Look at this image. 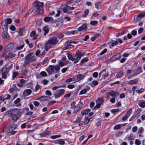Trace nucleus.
Returning <instances> with one entry per match:
<instances>
[{
  "label": "nucleus",
  "mask_w": 145,
  "mask_h": 145,
  "mask_svg": "<svg viewBox=\"0 0 145 145\" xmlns=\"http://www.w3.org/2000/svg\"><path fill=\"white\" fill-rule=\"evenodd\" d=\"M107 51V49L106 48L105 49L102 51L99 54H98L97 56H99V55H101L105 53Z\"/></svg>",
  "instance_id": "obj_47"
},
{
  "label": "nucleus",
  "mask_w": 145,
  "mask_h": 145,
  "mask_svg": "<svg viewBox=\"0 0 145 145\" xmlns=\"http://www.w3.org/2000/svg\"><path fill=\"white\" fill-rule=\"evenodd\" d=\"M20 100L21 99L20 98H18L14 101V103L15 104L18 103L20 102Z\"/></svg>",
  "instance_id": "obj_61"
},
{
  "label": "nucleus",
  "mask_w": 145,
  "mask_h": 145,
  "mask_svg": "<svg viewBox=\"0 0 145 145\" xmlns=\"http://www.w3.org/2000/svg\"><path fill=\"white\" fill-rule=\"evenodd\" d=\"M98 23V22L96 21H92L90 22V24L92 25H95Z\"/></svg>",
  "instance_id": "obj_48"
},
{
  "label": "nucleus",
  "mask_w": 145,
  "mask_h": 145,
  "mask_svg": "<svg viewBox=\"0 0 145 145\" xmlns=\"http://www.w3.org/2000/svg\"><path fill=\"white\" fill-rule=\"evenodd\" d=\"M6 23L7 24H10L12 22V20L11 18H8L7 20H5Z\"/></svg>",
  "instance_id": "obj_45"
},
{
  "label": "nucleus",
  "mask_w": 145,
  "mask_h": 145,
  "mask_svg": "<svg viewBox=\"0 0 145 145\" xmlns=\"http://www.w3.org/2000/svg\"><path fill=\"white\" fill-rule=\"evenodd\" d=\"M75 87V86L73 84H70L67 86V88L69 89H72Z\"/></svg>",
  "instance_id": "obj_62"
},
{
  "label": "nucleus",
  "mask_w": 145,
  "mask_h": 145,
  "mask_svg": "<svg viewBox=\"0 0 145 145\" xmlns=\"http://www.w3.org/2000/svg\"><path fill=\"white\" fill-rule=\"evenodd\" d=\"M90 109H86L85 110H84L81 112V114L83 115H86V114H88V112H90Z\"/></svg>",
  "instance_id": "obj_29"
},
{
  "label": "nucleus",
  "mask_w": 145,
  "mask_h": 145,
  "mask_svg": "<svg viewBox=\"0 0 145 145\" xmlns=\"http://www.w3.org/2000/svg\"><path fill=\"white\" fill-rule=\"evenodd\" d=\"M32 92L31 90L29 89H27L25 90L23 93V95L24 96L26 97L30 95Z\"/></svg>",
  "instance_id": "obj_16"
},
{
  "label": "nucleus",
  "mask_w": 145,
  "mask_h": 145,
  "mask_svg": "<svg viewBox=\"0 0 145 145\" xmlns=\"http://www.w3.org/2000/svg\"><path fill=\"white\" fill-rule=\"evenodd\" d=\"M144 89L143 88H141L139 90H137L136 92H137L138 93L140 94L144 91Z\"/></svg>",
  "instance_id": "obj_50"
},
{
  "label": "nucleus",
  "mask_w": 145,
  "mask_h": 145,
  "mask_svg": "<svg viewBox=\"0 0 145 145\" xmlns=\"http://www.w3.org/2000/svg\"><path fill=\"white\" fill-rule=\"evenodd\" d=\"M21 117V115H20L19 117H18V116L16 114H13L11 116V117L12 119L14 121H17L19 118L20 117Z\"/></svg>",
  "instance_id": "obj_20"
},
{
  "label": "nucleus",
  "mask_w": 145,
  "mask_h": 145,
  "mask_svg": "<svg viewBox=\"0 0 145 145\" xmlns=\"http://www.w3.org/2000/svg\"><path fill=\"white\" fill-rule=\"evenodd\" d=\"M18 75V73L16 72H14L13 73L12 78L14 79L15 78L17 75Z\"/></svg>",
  "instance_id": "obj_59"
},
{
  "label": "nucleus",
  "mask_w": 145,
  "mask_h": 145,
  "mask_svg": "<svg viewBox=\"0 0 145 145\" xmlns=\"http://www.w3.org/2000/svg\"><path fill=\"white\" fill-rule=\"evenodd\" d=\"M143 130V128L142 127L139 128L138 131V133L139 134H141L142 133Z\"/></svg>",
  "instance_id": "obj_55"
},
{
  "label": "nucleus",
  "mask_w": 145,
  "mask_h": 145,
  "mask_svg": "<svg viewBox=\"0 0 145 145\" xmlns=\"http://www.w3.org/2000/svg\"><path fill=\"white\" fill-rule=\"evenodd\" d=\"M17 126H18L16 124L11 123L8 127L9 129L7 131V132L10 133L11 131L16 128Z\"/></svg>",
  "instance_id": "obj_11"
},
{
  "label": "nucleus",
  "mask_w": 145,
  "mask_h": 145,
  "mask_svg": "<svg viewBox=\"0 0 145 145\" xmlns=\"http://www.w3.org/2000/svg\"><path fill=\"white\" fill-rule=\"evenodd\" d=\"M101 105L100 104L97 103V105L95 106L94 108V109L96 110L97 108H99L100 107Z\"/></svg>",
  "instance_id": "obj_52"
},
{
  "label": "nucleus",
  "mask_w": 145,
  "mask_h": 145,
  "mask_svg": "<svg viewBox=\"0 0 145 145\" xmlns=\"http://www.w3.org/2000/svg\"><path fill=\"white\" fill-rule=\"evenodd\" d=\"M64 36V35L62 34H60L58 35L57 36L58 39H61L63 38Z\"/></svg>",
  "instance_id": "obj_60"
},
{
  "label": "nucleus",
  "mask_w": 145,
  "mask_h": 145,
  "mask_svg": "<svg viewBox=\"0 0 145 145\" xmlns=\"http://www.w3.org/2000/svg\"><path fill=\"white\" fill-rule=\"evenodd\" d=\"M15 109L18 110V109H16V108L10 109L9 110H8L6 112L8 114H10L11 116V115L12 114V112Z\"/></svg>",
  "instance_id": "obj_40"
},
{
  "label": "nucleus",
  "mask_w": 145,
  "mask_h": 145,
  "mask_svg": "<svg viewBox=\"0 0 145 145\" xmlns=\"http://www.w3.org/2000/svg\"><path fill=\"white\" fill-rule=\"evenodd\" d=\"M80 53L79 52V50H78L76 52V53L74 56V57L73 58V60L74 63H76L81 58L80 56Z\"/></svg>",
  "instance_id": "obj_7"
},
{
  "label": "nucleus",
  "mask_w": 145,
  "mask_h": 145,
  "mask_svg": "<svg viewBox=\"0 0 145 145\" xmlns=\"http://www.w3.org/2000/svg\"><path fill=\"white\" fill-rule=\"evenodd\" d=\"M15 54H13L11 52H9L7 55V56L6 57V59H7V58H12L14 57L15 56Z\"/></svg>",
  "instance_id": "obj_30"
},
{
  "label": "nucleus",
  "mask_w": 145,
  "mask_h": 145,
  "mask_svg": "<svg viewBox=\"0 0 145 145\" xmlns=\"http://www.w3.org/2000/svg\"><path fill=\"white\" fill-rule=\"evenodd\" d=\"M90 120L86 117L85 118V121L84 123V124L86 125L87 124L89 121Z\"/></svg>",
  "instance_id": "obj_49"
},
{
  "label": "nucleus",
  "mask_w": 145,
  "mask_h": 145,
  "mask_svg": "<svg viewBox=\"0 0 145 145\" xmlns=\"http://www.w3.org/2000/svg\"><path fill=\"white\" fill-rule=\"evenodd\" d=\"M104 102V100L103 98H98L96 101V103L100 104L101 105L103 104Z\"/></svg>",
  "instance_id": "obj_31"
},
{
  "label": "nucleus",
  "mask_w": 145,
  "mask_h": 145,
  "mask_svg": "<svg viewBox=\"0 0 145 145\" xmlns=\"http://www.w3.org/2000/svg\"><path fill=\"white\" fill-rule=\"evenodd\" d=\"M48 60V57L45 58L41 62V64L42 65L46 64Z\"/></svg>",
  "instance_id": "obj_36"
},
{
  "label": "nucleus",
  "mask_w": 145,
  "mask_h": 145,
  "mask_svg": "<svg viewBox=\"0 0 145 145\" xmlns=\"http://www.w3.org/2000/svg\"><path fill=\"white\" fill-rule=\"evenodd\" d=\"M65 90L64 89H61L57 90L56 93H54V95L55 97L56 98L60 97L61 95L64 93Z\"/></svg>",
  "instance_id": "obj_8"
},
{
  "label": "nucleus",
  "mask_w": 145,
  "mask_h": 145,
  "mask_svg": "<svg viewBox=\"0 0 145 145\" xmlns=\"http://www.w3.org/2000/svg\"><path fill=\"white\" fill-rule=\"evenodd\" d=\"M135 143L137 145H139L141 144L140 142L138 139L136 140Z\"/></svg>",
  "instance_id": "obj_64"
},
{
  "label": "nucleus",
  "mask_w": 145,
  "mask_h": 145,
  "mask_svg": "<svg viewBox=\"0 0 145 145\" xmlns=\"http://www.w3.org/2000/svg\"><path fill=\"white\" fill-rule=\"evenodd\" d=\"M108 94L110 96H111L112 97H115L116 96V93L114 91H109L108 92Z\"/></svg>",
  "instance_id": "obj_35"
},
{
  "label": "nucleus",
  "mask_w": 145,
  "mask_h": 145,
  "mask_svg": "<svg viewBox=\"0 0 145 145\" xmlns=\"http://www.w3.org/2000/svg\"><path fill=\"white\" fill-rule=\"evenodd\" d=\"M33 54V53L31 52L25 56V60L23 65L24 67H25L28 64L35 61L36 59L35 58L34 56H32Z\"/></svg>",
  "instance_id": "obj_2"
},
{
  "label": "nucleus",
  "mask_w": 145,
  "mask_h": 145,
  "mask_svg": "<svg viewBox=\"0 0 145 145\" xmlns=\"http://www.w3.org/2000/svg\"><path fill=\"white\" fill-rule=\"evenodd\" d=\"M123 133V131H120L117 132L116 134V137L120 136Z\"/></svg>",
  "instance_id": "obj_51"
},
{
  "label": "nucleus",
  "mask_w": 145,
  "mask_h": 145,
  "mask_svg": "<svg viewBox=\"0 0 145 145\" xmlns=\"http://www.w3.org/2000/svg\"><path fill=\"white\" fill-rule=\"evenodd\" d=\"M120 57V54L119 53H118L112 56V57L110 59V60L114 61L116 60H118Z\"/></svg>",
  "instance_id": "obj_12"
},
{
  "label": "nucleus",
  "mask_w": 145,
  "mask_h": 145,
  "mask_svg": "<svg viewBox=\"0 0 145 145\" xmlns=\"http://www.w3.org/2000/svg\"><path fill=\"white\" fill-rule=\"evenodd\" d=\"M63 87V86H55L53 87L52 88V89L53 90H56V89L60 88L61 87Z\"/></svg>",
  "instance_id": "obj_44"
},
{
  "label": "nucleus",
  "mask_w": 145,
  "mask_h": 145,
  "mask_svg": "<svg viewBox=\"0 0 145 145\" xmlns=\"http://www.w3.org/2000/svg\"><path fill=\"white\" fill-rule=\"evenodd\" d=\"M82 108L81 107V105H78L77 106H76L75 109L74 110V113H76L79 111Z\"/></svg>",
  "instance_id": "obj_25"
},
{
  "label": "nucleus",
  "mask_w": 145,
  "mask_h": 145,
  "mask_svg": "<svg viewBox=\"0 0 145 145\" xmlns=\"http://www.w3.org/2000/svg\"><path fill=\"white\" fill-rule=\"evenodd\" d=\"M68 61H66L64 62H63L61 60H60L59 63V64L58 66L59 67H62L66 65H67L68 63Z\"/></svg>",
  "instance_id": "obj_21"
},
{
  "label": "nucleus",
  "mask_w": 145,
  "mask_h": 145,
  "mask_svg": "<svg viewBox=\"0 0 145 145\" xmlns=\"http://www.w3.org/2000/svg\"><path fill=\"white\" fill-rule=\"evenodd\" d=\"M87 29V27L86 24H84L82 25L79 27L78 29V31H82L83 30H86Z\"/></svg>",
  "instance_id": "obj_19"
},
{
  "label": "nucleus",
  "mask_w": 145,
  "mask_h": 145,
  "mask_svg": "<svg viewBox=\"0 0 145 145\" xmlns=\"http://www.w3.org/2000/svg\"><path fill=\"white\" fill-rule=\"evenodd\" d=\"M67 57L70 60H71L72 61L73 59V57L72 56V55L70 54H68L67 55Z\"/></svg>",
  "instance_id": "obj_56"
},
{
  "label": "nucleus",
  "mask_w": 145,
  "mask_h": 145,
  "mask_svg": "<svg viewBox=\"0 0 145 145\" xmlns=\"http://www.w3.org/2000/svg\"><path fill=\"white\" fill-rule=\"evenodd\" d=\"M132 113V109H129L125 115L124 116L122 117V120L123 121H125L126 120L130 115Z\"/></svg>",
  "instance_id": "obj_10"
},
{
  "label": "nucleus",
  "mask_w": 145,
  "mask_h": 145,
  "mask_svg": "<svg viewBox=\"0 0 145 145\" xmlns=\"http://www.w3.org/2000/svg\"><path fill=\"white\" fill-rule=\"evenodd\" d=\"M40 74L43 76H46L47 75V73L44 71L41 72Z\"/></svg>",
  "instance_id": "obj_58"
},
{
  "label": "nucleus",
  "mask_w": 145,
  "mask_h": 145,
  "mask_svg": "<svg viewBox=\"0 0 145 145\" xmlns=\"http://www.w3.org/2000/svg\"><path fill=\"white\" fill-rule=\"evenodd\" d=\"M27 30L25 28L20 29L18 31L19 34L20 35L23 36L26 35V33Z\"/></svg>",
  "instance_id": "obj_14"
},
{
  "label": "nucleus",
  "mask_w": 145,
  "mask_h": 145,
  "mask_svg": "<svg viewBox=\"0 0 145 145\" xmlns=\"http://www.w3.org/2000/svg\"><path fill=\"white\" fill-rule=\"evenodd\" d=\"M44 20L46 22H49L52 24L54 23V22L53 18L51 17H46L44 18Z\"/></svg>",
  "instance_id": "obj_13"
},
{
  "label": "nucleus",
  "mask_w": 145,
  "mask_h": 145,
  "mask_svg": "<svg viewBox=\"0 0 145 145\" xmlns=\"http://www.w3.org/2000/svg\"><path fill=\"white\" fill-rule=\"evenodd\" d=\"M124 75L123 72L122 71L119 72L116 75V77L118 78H121Z\"/></svg>",
  "instance_id": "obj_28"
},
{
  "label": "nucleus",
  "mask_w": 145,
  "mask_h": 145,
  "mask_svg": "<svg viewBox=\"0 0 145 145\" xmlns=\"http://www.w3.org/2000/svg\"><path fill=\"white\" fill-rule=\"evenodd\" d=\"M33 6L36 9V11L38 13H43L44 10L43 9V3L38 1L35 2L33 4Z\"/></svg>",
  "instance_id": "obj_4"
},
{
  "label": "nucleus",
  "mask_w": 145,
  "mask_h": 145,
  "mask_svg": "<svg viewBox=\"0 0 145 145\" xmlns=\"http://www.w3.org/2000/svg\"><path fill=\"white\" fill-rule=\"evenodd\" d=\"M30 36L31 37H33V39H35L37 37V35H36L35 31H32L30 34Z\"/></svg>",
  "instance_id": "obj_26"
},
{
  "label": "nucleus",
  "mask_w": 145,
  "mask_h": 145,
  "mask_svg": "<svg viewBox=\"0 0 145 145\" xmlns=\"http://www.w3.org/2000/svg\"><path fill=\"white\" fill-rule=\"evenodd\" d=\"M55 144H59L60 145H63L65 143V142L62 140V139H59L54 141Z\"/></svg>",
  "instance_id": "obj_23"
},
{
  "label": "nucleus",
  "mask_w": 145,
  "mask_h": 145,
  "mask_svg": "<svg viewBox=\"0 0 145 145\" xmlns=\"http://www.w3.org/2000/svg\"><path fill=\"white\" fill-rule=\"evenodd\" d=\"M138 80L137 79L130 80L129 82V83L130 84H133L137 83Z\"/></svg>",
  "instance_id": "obj_33"
},
{
  "label": "nucleus",
  "mask_w": 145,
  "mask_h": 145,
  "mask_svg": "<svg viewBox=\"0 0 145 145\" xmlns=\"http://www.w3.org/2000/svg\"><path fill=\"white\" fill-rule=\"evenodd\" d=\"M43 31L44 32V36L46 35L48 33L49 29L47 25H46L43 28Z\"/></svg>",
  "instance_id": "obj_18"
},
{
  "label": "nucleus",
  "mask_w": 145,
  "mask_h": 145,
  "mask_svg": "<svg viewBox=\"0 0 145 145\" xmlns=\"http://www.w3.org/2000/svg\"><path fill=\"white\" fill-rule=\"evenodd\" d=\"M137 34V31L135 30H133L131 32V34L133 36H135Z\"/></svg>",
  "instance_id": "obj_57"
},
{
  "label": "nucleus",
  "mask_w": 145,
  "mask_h": 145,
  "mask_svg": "<svg viewBox=\"0 0 145 145\" xmlns=\"http://www.w3.org/2000/svg\"><path fill=\"white\" fill-rule=\"evenodd\" d=\"M59 40L56 37H53L49 39L45 43L46 47L48 48H51L53 46L55 45Z\"/></svg>",
  "instance_id": "obj_3"
},
{
  "label": "nucleus",
  "mask_w": 145,
  "mask_h": 145,
  "mask_svg": "<svg viewBox=\"0 0 145 145\" xmlns=\"http://www.w3.org/2000/svg\"><path fill=\"white\" fill-rule=\"evenodd\" d=\"M118 44V41H117L116 40V41H113L112 42V44H111V46H114L116 45H117Z\"/></svg>",
  "instance_id": "obj_54"
},
{
  "label": "nucleus",
  "mask_w": 145,
  "mask_h": 145,
  "mask_svg": "<svg viewBox=\"0 0 145 145\" xmlns=\"http://www.w3.org/2000/svg\"><path fill=\"white\" fill-rule=\"evenodd\" d=\"M100 2L98 1L95 4V7L97 10H98L99 9V7L100 5Z\"/></svg>",
  "instance_id": "obj_46"
},
{
  "label": "nucleus",
  "mask_w": 145,
  "mask_h": 145,
  "mask_svg": "<svg viewBox=\"0 0 145 145\" xmlns=\"http://www.w3.org/2000/svg\"><path fill=\"white\" fill-rule=\"evenodd\" d=\"M138 105L141 107L144 108L145 107V102L142 101L140 102L138 104Z\"/></svg>",
  "instance_id": "obj_37"
},
{
  "label": "nucleus",
  "mask_w": 145,
  "mask_h": 145,
  "mask_svg": "<svg viewBox=\"0 0 145 145\" xmlns=\"http://www.w3.org/2000/svg\"><path fill=\"white\" fill-rule=\"evenodd\" d=\"M60 69V67L58 65H49L47 69H46V71L48 72L50 74V71L49 72L48 71V70H50L52 72L54 73H57L59 72Z\"/></svg>",
  "instance_id": "obj_5"
},
{
  "label": "nucleus",
  "mask_w": 145,
  "mask_h": 145,
  "mask_svg": "<svg viewBox=\"0 0 145 145\" xmlns=\"http://www.w3.org/2000/svg\"><path fill=\"white\" fill-rule=\"evenodd\" d=\"M145 16V14H139L137 15V21H139L140 20L141 18H143V17Z\"/></svg>",
  "instance_id": "obj_34"
},
{
  "label": "nucleus",
  "mask_w": 145,
  "mask_h": 145,
  "mask_svg": "<svg viewBox=\"0 0 145 145\" xmlns=\"http://www.w3.org/2000/svg\"><path fill=\"white\" fill-rule=\"evenodd\" d=\"M71 40H69L67 41L65 43V46L63 48V50H66L67 49L71 48V47H73L72 45L71 44Z\"/></svg>",
  "instance_id": "obj_9"
},
{
  "label": "nucleus",
  "mask_w": 145,
  "mask_h": 145,
  "mask_svg": "<svg viewBox=\"0 0 145 145\" xmlns=\"http://www.w3.org/2000/svg\"><path fill=\"white\" fill-rule=\"evenodd\" d=\"M12 65L9 66L6 65L0 70V74H2V77L4 79H6L9 75V72L12 68Z\"/></svg>",
  "instance_id": "obj_1"
},
{
  "label": "nucleus",
  "mask_w": 145,
  "mask_h": 145,
  "mask_svg": "<svg viewBox=\"0 0 145 145\" xmlns=\"http://www.w3.org/2000/svg\"><path fill=\"white\" fill-rule=\"evenodd\" d=\"M142 72V71L141 69V67H139L137 68L136 72H137V74H138Z\"/></svg>",
  "instance_id": "obj_42"
},
{
  "label": "nucleus",
  "mask_w": 145,
  "mask_h": 145,
  "mask_svg": "<svg viewBox=\"0 0 145 145\" xmlns=\"http://www.w3.org/2000/svg\"><path fill=\"white\" fill-rule=\"evenodd\" d=\"M1 25L2 26H3L6 28V30H7L8 26V24L6 23L5 20H3L1 22Z\"/></svg>",
  "instance_id": "obj_27"
},
{
  "label": "nucleus",
  "mask_w": 145,
  "mask_h": 145,
  "mask_svg": "<svg viewBox=\"0 0 145 145\" xmlns=\"http://www.w3.org/2000/svg\"><path fill=\"white\" fill-rule=\"evenodd\" d=\"M61 137V136L60 135H54V136H52L51 138L53 139H55L56 138L60 137Z\"/></svg>",
  "instance_id": "obj_53"
},
{
  "label": "nucleus",
  "mask_w": 145,
  "mask_h": 145,
  "mask_svg": "<svg viewBox=\"0 0 145 145\" xmlns=\"http://www.w3.org/2000/svg\"><path fill=\"white\" fill-rule=\"evenodd\" d=\"M121 127H122L121 124H118L115 126L114 127V130H117L120 129Z\"/></svg>",
  "instance_id": "obj_43"
},
{
  "label": "nucleus",
  "mask_w": 145,
  "mask_h": 145,
  "mask_svg": "<svg viewBox=\"0 0 145 145\" xmlns=\"http://www.w3.org/2000/svg\"><path fill=\"white\" fill-rule=\"evenodd\" d=\"M76 102L75 101H73L71 103V108L73 109H74L76 107Z\"/></svg>",
  "instance_id": "obj_39"
},
{
  "label": "nucleus",
  "mask_w": 145,
  "mask_h": 145,
  "mask_svg": "<svg viewBox=\"0 0 145 145\" xmlns=\"http://www.w3.org/2000/svg\"><path fill=\"white\" fill-rule=\"evenodd\" d=\"M127 138L128 140H134V137L133 136V134L131 133L129 135H128Z\"/></svg>",
  "instance_id": "obj_38"
},
{
  "label": "nucleus",
  "mask_w": 145,
  "mask_h": 145,
  "mask_svg": "<svg viewBox=\"0 0 145 145\" xmlns=\"http://www.w3.org/2000/svg\"><path fill=\"white\" fill-rule=\"evenodd\" d=\"M50 97L48 96H42L41 97L37 99V100H39L41 101H46L49 100Z\"/></svg>",
  "instance_id": "obj_15"
},
{
  "label": "nucleus",
  "mask_w": 145,
  "mask_h": 145,
  "mask_svg": "<svg viewBox=\"0 0 145 145\" xmlns=\"http://www.w3.org/2000/svg\"><path fill=\"white\" fill-rule=\"evenodd\" d=\"M89 12V10L88 9H86L84 11V14L82 15V17H86V16L88 14Z\"/></svg>",
  "instance_id": "obj_41"
},
{
  "label": "nucleus",
  "mask_w": 145,
  "mask_h": 145,
  "mask_svg": "<svg viewBox=\"0 0 145 145\" xmlns=\"http://www.w3.org/2000/svg\"><path fill=\"white\" fill-rule=\"evenodd\" d=\"M2 36L3 39H5L9 37V35L6 31H4L2 33Z\"/></svg>",
  "instance_id": "obj_24"
},
{
  "label": "nucleus",
  "mask_w": 145,
  "mask_h": 145,
  "mask_svg": "<svg viewBox=\"0 0 145 145\" xmlns=\"http://www.w3.org/2000/svg\"><path fill=\"white\" fill-rule=\"evenodd\" d=\"M24 45L23 44L20 46L16 47V49L17 50H20L22 49L24 47Z\"/></svg>",
  "instance_id": "obj_63"
},
{
  "label": "nucleus",
  "mask_w": 145,
  "mask_h": 145,
  "mask_svg": "<svg viewBox=\"0 0 145 145\" xmlns=\"http://www.w3.org/2000/svg\"><path fill=\"white\" fill-rule=\"evenodd\" d=\"M50 133V132L49 131H46L43 133H40V135L42 137H44L46 136V135H49Z\"/></svg>",
  "instance_id": "obj_32"
},
{
  "label": "nucleus",
  "mask_w": 145,
  "mask_h": 145,
  "mask_svg": "<svg viewBox=\"0 0 145 145\" xmlns=\"http://www.w3.org/2000/svg\"><path fill=\"white\" fill-rule=\"evenodd\" d=\"M75 8V7H71L67 5H65V6L62 9L64 13H69L71 12L69 10H73Z\"/></svg>",
  "instance_id": "obj_6"
},
{
  "label": "nucleus",
  "mask_w": 145,
  "mask_h": 145,
  "mask_svg": "<svg viewBox=\"0 0 145 145\" xmlns=\"http://www.w3.org/2000/svg\"><path fill=\"white\" fill-rule=\"evenodd\" d=\"M85 76V74H78L77 76V78L78 81H80L84 78Z\"/></svg>",
  "instance_id": "obj_22"
},
{
  "label": "nucleus",
  "mask_w": 145,
  "mask_h": 145,
  "mask_svg": "<svg viewBox=\"0 0 145 145\" xmlns=\"http://www.w3.org/2000/svg\"><path fill=\"white\" fill-rule=\"evenodd\" d=\"M90 89V88L89 86H88L85 89H84L81 91L79 93V95H80L86 94V93L87 91L89 90Z\"/></svg>",
  "instance_id": "obj_17"
}]
</instances>
